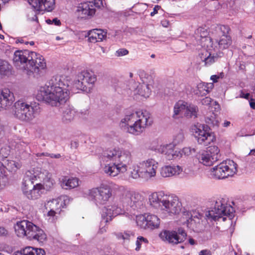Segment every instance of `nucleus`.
I'll list each match as a JSON object with an SVG mask.
<instances>
[{"instance_id": "1", "label": "nucleus", "mask_w": 255, "mask_h": 255, "mask_svg": "<svg viewBox=\"0 0 255 255\" xmlns=\"http://www.w3.org/2000/svg\"><path fill=\"white\" fill-rule=\"evenodd\" d=\"M101 162L105 166V173L115 177L120 172L127 170L128 165L132 162L131 153L129 150L123 148H109L102 153Z\"/></svg>"}, {"instance_id": "2", "label": "nucleus", "mask_w": 255, "mask_h": 255, "mask_svg": "<svg viewBox=\"0 0 255 255\" xmlns=\"http://www.w3.org/2000/svg\"><path fill=\"white\" fill-rule=\"evenodd\" d=\"M69 82L64 77L53 76L40 90L42 99L52 106H59L68 99Z\"/></svg>"}, {"instance_id": "3", "label": "nucleus", "mask_w": 255, "mask_h": 255, "mask_svg": "<svg viewBox=\"0 0 255 255\" xmlns=\"http://www.w3.org/2000/svg\"><path fill=\"white\" fill-rule=\"evenodd\" d=\"M152 123L149 113L146 111L129 112L122 119L120 127L128 132L139 135Z\"/></svg>"}, {"instance_id": "4", "label": "nucleus", "mask_w": 255, "mask_h": 255, "mask_svg": "<svg viewBox=\"0 0 255 255\" xmlns=\"http://www.w3.org/2000/svg\"><path fill=\"white\" fill-rule=\"evenodd\" d=\"M205 122L207 125L198 124L192 128V130L198 143L207 146L216 139L214 134L209 130L211 127H218L219 122L213 113L205 118Z\"/></svg>"}, {"instance_id": "5", "label": "nucleus", "mask_w": 255, "mask_h": 255, "mask_svg": "<svg viewBox=\"0 0 255 255\" xmlns=\"http://www.w3.org/2000/svg\"><path fill=\"white\" fill-rule=\"evenodd\" d=\"M14 228L18 237H26L29 240L36 241L41 243L46 240L47 236L44 231L28 220L17 222Z\"/></svg>"}, {"instance_id": "6", "label": "nucleus", "mask_w": 255, "mask_h": 255, "mask_svg": "<svg viewBox=\"0 0 255 255\" xmlns=\"http://www.w3.org/2000/svg\"><path fill=\"white\" fill-rule=\"evenodd\" d=\"M14 117L23 122H29L40 112L39 104L32 103L23 100L16 101L12 108Z\"/></svg>"}, {"instance_id": "7", "label": "nucleus", "mask_w": 255, "mask_h": 255, "mask_svg": "<svg viewBox=\"0 0 255 255\" xmlns=\"http://www.w3.org/2000/svg\"><path fill=\"white\" fill-rule=\"evenodd\" d=\"M131 197H132V192L129 191H126L123 194L121 202L123 203V208L127 206L130 207ZM124 213V208L121 206L119 207L116 204L105 206L102 211V221L101 224L102 223H107L109 221H111L113 217Z\"/></svg>"}, {"instance_id": "8", "label": "nucleus", "mask_w": 255, "mask_h": 255, "mask_svg": "<svg viewBox=\"0 0 255 255\" xmlns=\"http://www.w3.org/2000/svg\"><path fill=\"white\" fill-rule=\"evenodd\" d=\"M157 168V162L153 159H148L134 166L130 176L133 179L141 177L148 180L155 176Z\"/></svg>"}, {"instance_id": "9", "label": "nucleus", "mask_w": 255, "mask_h": 255, "mask_svg": "<svg viewBox=\"0 0 255 255\" xmlns=\"http://www.w3.org/2000/svg\"><path fill=\"white\" fill-rule=\"evenodd\" d=\"M224 202V201L221 199L216 201L214 208L206 213L207 220L216 221L222 218L223 221H224L226 220L224 216H228L230 218L233 216L234 209Z\"/></svg>"}, {"instance_id": "10", "label": "nucleus", "mask_w": 255, "mask_h": 255, "mask_svg": "<svg viewBox=\"0 0 255 255\" xmlns=\"http://www.w3.org/2000/svg\"><path fill=\"white\" fill-rule=\"evenodd\" d=\"M212 172L215 178L224 179L237 172V164L233 160H227L213 168Z\"/></svg>"}, {"instance_id": "11", "label": "nucleus", "mask_w": 255, "mask_h": 255, "mask_svg": "<svg viewBox=\"0 0 255 255\" xmlns=\"http://www.w3.org/2000/svg\"><path fill=\"white\" fill-rule=\"evenodd\" d=\"M96 76L92 72L83 71L77 75V79L73 84V87L86 92H90L95 82Z\"/></svg>"}, {"instance_id": "12", "label": "nucleus", "mask_w": 255, "mask_h": 255, "mask_svg": "<svg viewBox=\"0 0 255 255\" xmlns=\"http://www.w3.org/2000/svg\"><path fill=\"white\" fill-rule=\"evenodd\" d=\"M112 190L107 185H103L98 188H93L89 191V196L97 205L105 204L111 197Z\"/></svg>"}, {"instance_id": "13", "label": "nucleus", "mask_w": 255, "mask_h": 255, "mask_svg": "<svg viewBox=\"0 0 255 255\" xmlns=\"http://www.w3.org/2000/svg\"><path fill=\"white\" fill-rule=\"evenodd\" d=\"M220 150L217 146H210L207 150L199 152L197 158L201 163L206 166H211L221 157Z\"/></svg>"}, {"instance_id": "14", "label": "nucleus", "mask_w": 255, "mask_h": 255, "mask_svg": "<svg viewBox=\"0 0 255 255\" xmlns=\"http://www.w3.org/2000/svg\"><path fill=\"white\" fill-rule=\"evenodd\" d=\"M137 225L141 228L147 230H153L158 228L160 219L154 215L144 214L136 216Z\"/></svg>"}, {"instance_id": "15", "label": "nucleus", "mask_w": 255, "mask_h": 255, "mask_svg": "<svg viewBox=\"0 0 255 255\" xmlns=\"http://www.w3.org/2000/svg\"><path fill=\"white\" fill-rule=\"evenodd\" d=\"M150 149L151 150L164 154L168 160H172L182 156L181 151L176 150L175 145L172 143L152 145L150 146Z\"/></svg>"}, {"instance_id": "16", "label": "nucleus", "mask_w": 255, "mask_h": 255, "mask_svg": "<svg viewBox=\"0 0 255 255\" xmlns=\"http://www.w3.org/2000/svg\"><path fill=\"white\" fill-rule=\"evenodd\" d=\"M181 203L177 197L167 195L163 204H161V210L169 215H175L181 211Z\"/></svg>"}, {"instance_id": "17", "label": "nucleus", "mask_w": 255, "mask_h": 255, "mask_svg": "<svg viewBox=\"0 0 255 255\" xmlns=\"http://www.w3.org/2000/svg\"><path fill=\"white\" fill-rule=\"evenodd\" d=\"M230 28L227 25H220L216 27V32L219 39H216L220 49H225L231 44V37L228 35Z\"/></svg>"}, {"instance_id": "18", "label": "nucleus", "mask_w": 255, "mask_h": 255, "mask_svg": "<svg viewBox=\"0 0 255 255\" xmlns=\"http://www.w3.org/2000/svg\"><path fill=\"white\" fill-rule=\"evenodd\" d=\"M36 56V53L25 50L16 51L13 55V61L16 66H21V68L25 70L26 64H28L29 60H32L33 57Z\"/></svg>"}, {"instance_id": "19", "label": "nucleus", "mask_w": 255, "mask_h": 255, "mask_svg": "<svg viewBox=\"0 0 255 255\" xmlns=\"http://www.w3.org/2000/svg\"><path fill=\"white\" fill-rule=\"evenodd\" d=\"M102 4V1L99 0L98 2L87 1L81 3L77 7V11L81 18H88L95 14L96 12V7H100V5Z\"/></svg>"}, {"instance_id": "20", "label": "nucleus", "mask_w": 255, "mask_h": 255, "mask_svg": "<svg viewBox=\"0 0 255 255\" xmlns=\"http://www.w3.org/2000/svg\"><path fill=\"white\" fill-rule=\"evenodd\" d=\"M161 235L162 238L164 237L169 243L177 244L183 242L186 239L187 234L182 228H179L177 232L165 231L163 234Z\"/></svg>"}, {"instance_id": "21", "label": "nucleus", "mask_w": 255, "mask_h": 255, "mask_svg": "<svg viewBox=\"0 0 255 255\" xmlns=\"http://www.w3.org/2000/svg\"><path fill=\"white\" fill-rule=\"evenodd\" d=\"M46 66V62L43 56L36 53V56L33 57L32 60H29L25 70L33 73H38L40 69H44Z\"/></svg>"}, {"instance_id": "22", "label": "nucleus", "mask_w": 255, "mask_h": 255, "mask_svg": "<svg viewBox=\"0 0 255 255\" xmlns=\"http://www.w3.org/2000/svg\"><path fill=\"white\" fill-rule=\"evenodd\" d=\"M14 100L13 94L8 89L0 92V110L10 107Z\"/></svg>"}, {"instance_id": "23", "label": "nucleus", "mask_w": 255, "mask_h": 255, "mask_svg": "<svg viewBox=\"0 0 255 255\" xmlns=\"http://www.w3.org/2000/svg\"><path fill=\"white\" fill-rule=\"evenodd\" d=\"M167 195L163 191L154 192L149 196L150 205L154 208H161V204H163L165 199L167 198Z\"/></svg>"}, {"instance_id": "24", "label": "nucleus", "mask_w": 255, "mask_h": 255, "mask_svg": "<svg viewBox=\"0 0 255 255\" xmlns=\"http://www.w3.org/2000/svg\"><path fill=\"white\" fill-rule=\"evenodd\" d=\"M69 199L67 197H60L57 199H53L47 202L45 205L46 208H52V209L56 210L60 213L61 208H64L66 206V203H68Z\"/></svg>"}, {"instance_id": "25", "label": "nucleus", "mask_w": 255, "mask_h": 255, "mask_svg": "<svg viewBox=\"0 0 255 255\" xmlns=\"http://www.w3.org/2000/svg\"><path fill=\"white\" fill-rule=\"evenodd\" d=\"M37 180V171L34 170L26 172L22 181V190L25 188H31L35 186L34 183Z\"/></svg>"}, {"instance_id": "26", "label": "nucleus", "mask_w": 255, "mask_h": 255, "mask_svg": "<svg viewBox=\"0 0 255 255\" xmlns=\"http://www.w3.org/2000/svg\"><path fill=\"white\" fill-rule=\"evenodd\" d=\"M43 188V185L40 183H37L31 188H25L22 192L27 198L30 200H35L41 196L40 190Z\"/></svg>"}, {"instance_id": "27", "label": "nucleus", "mask_w": 255, "mask_h": 255, "mask_svg": "<svg viewBox=\"0 0 255 255\" xmlns=\"http://www.w3.org/2000/svg\"><path fill=\"white\" fill-rule=\"evenodd\" d=\"M200 34V43L204 47H206L209 49V50H211V48H213L214 50H215V47H213V42L212 39L208 36V32L204 29L203 28H199L197 29V35Z\"/></svg>"}, {"instance_id": "28", "label": "nucleus", "mask_w": 255, "mask_h": 255, "mask_svg": "<svg viewBox=\"0 0 255 255\" xmlns=\"http://www.w3.org/2000/svg\"><path fill=\"white\" fill-rule=\"evenodd\" d=\"M88 40L90 42L101 41L107 37V32L100 29H95L88 33Z\"/></svg>"}, {"instance_id": "29", "label": "nucleus", "mask_w": 255, "mask_h": 255, "mask_svg": "<svg viewBox=\"0 0 255 255\" xmlns=\"http://www.w3.org/2000/svg\"><path fill=\"white\" fill-rule=\"evenodd\" d=\"M182 169L178 165L165 166L161 168L160 174L163 177H168L179 174Z\"/></svg>"}, {"instance_id": "30", "label": "nucleus", "mask_w": 255, "mask_h": 255, "mask_svg": "<svg viewBox=\"0 0 255 255\" xmlns=\"http://www.w3.org/2000/svg\"><path fill=\"white\" fill-rule=\"evenodd\" d=\"M202 216L199 213L191 215V217L187 220V226L193 230L198 231L201 227V220Z\"/></svg>"}, {"instance_id": "31", "label": "nucleus", "mask_w": 255, "mask_h": 255, "mask_svg": "<svg viewBox=\"0 0 255 255\" xmlns=\"http://www.w3.org/2000/svg\"><path fill=\"white\" fill-rule=\"evenodd\" d=\"M199 57L201 60L204 63V65L206 66H209L216 61H217L219 58L217 54L212 55L210 52H208L206 51L205 53L199 54Z\"/></svg>"}, {"instance_id": "32", "label": "nucleus", "mask_w": 255, "mask_h": 255, "mask_svg": "<svg viewBox=\"0 0 255 255\" xmlns=\"http://www.w3.org/2000/svg\"><path fill=\"white\" fill-rule=\"evenodd\" d=\"M79 186V179L77 178L64 177L62 179L61 186L65 189H70Z\"/></svg>"}, {"instance_id": "33", "label": "nucleus", "mask_w": 255, "mask_h": 255, "mask_svg": "<svg viewBox=\"0 0 255 255\" xmlns=\"http://www.w3.org/2000/svg\"><path fill=\"white\" fill-rule=\"evenodd\" d=\"M36 171L37 179L42 180L43 182V187L44 188L43 186L45 185L47 188H50L53 183V180L51 178V174L46 171L40 173L38 171Z\"/></svg>"}, {"instance_id": "34", "label": "nucleus", "mask_w": 255, "mask_h": 255, "mask_svg": "<svg viewBox=\"0 0 255 255\" xmlns=\"http://www.w3.org/2000/svg\"><path fill=\"white\" fill-rule=\"evenodd\" d=\"M151 85L143 81V83L139 85L136 91L138 94L144 97H148L151 92Z\"/></svg>"}, {"instance_id": "35", "label": "nucleus", "mask_w": 255, "mask_h": 255, "mask_svg": "<svg viewBox=\"0 0 255 255\" xmlns=\"http://www.w3.org/2000/svg\"><path fill=\"white\" fill-rule=\"evenodd\" d=\"M185 104H186L185 116L188 118H196L198 112V107L194 105L188 104L187 103H185Z\"/></svg>"}, {"instance_id": "36", "label": "nucleus", "mask_w": 255, "mask_h": 255, "mask_svg": "<svg viewBox=\"0 0 255 255\" xmlns=\"http://www.w3.org/2000/svg\"><path fill=\"white\" fill-rule=\"evenodd\" d=\"M75 111L72 107L67 106L62 112V120L65 123L71 122L74 118Z\"/></svg>"}, {"instance_id": "37", "label": "nucleus", "mask_w": 255, "mask_h": 255, "mask_svg": "<svg viewBox=\"0 0 255 255\" xmlns=\"http://www.w3.org/2000/svg\"><path fill=\"white\" fill-rule=\"evenodd\" d=\"M55 7V0H41V11L50 12L54 9Z\"/></svg>"}, {"instance_id": "38", "label": "nucleus", "mask_w": 255, "mask_h": 255, "mask_svg": "<svg viewBox=\"0 0 255 255\" xmlns=\"http://www.w3.org/2000/svg\"><path fill=\"white\" fill-rule=\"evenodd\" d=\"M115 235L118 240H122L124 242H129L134 238V234L130 231L117 233Z\"/></svg>"}, {"instance_id": "39", "label": "nucleus", "mask_w": 255, "mask_h": 255, "mask_svg": "<svg viewBox=\"0 0 255 255\" xmlns=\"http://www.w3.org/2000/svg\"><path fill=\"white\" fill-rule=\"evenodd\" d=\"M10 71V65L5 61L0 60V75H7Z\"/></svg>"}, {"instance_id": "40", "label": "nucleus", "mask_w": 255, "mask_h": 255, "mask_svg": "<svg viewBox=\"0 0 255 255\" xmlns=\"http://www.w3.org/2000/svg\"><path fill=\"white\" fill-rule=\"evenodd\" d=\"M197 88L198 89L196 94L198 96L203 97L206 96L209 92V87H207L204 84H199Z\"/></svg>"}, {"instance_id": "41", "label": "nucleus", "mask_w": 255, "mask_h": 255, "mask_svg": "<svg viewBox=\"0 0 255 255\" xmlns=\"http://www.w3.org/2000/svg\"><path fill=\"white\" fill-rule=\"evenodd\" d=\"M186 104H185V102L182 101H179L177 102L174 107V114L173 117L174 118L175 116L179 115V113L185 109Z\"/></svg>"}, {"instance_id": "42", "label": "nucleus", "mask_w": 255, "mask_h": 255, "mask_svg": "<svg viewBox=\"0 0 255 255\" xmlns=\"http://www.w3.org/2000/svg\"><path fill=\"white\" fill-rule=\"evenodd\" d=\"M196 151V149L191 147H185L181 151L182 154L183 153L186 156L191 155L195 153Z\"/></svg>"}, {"instance_id": "43", "label": "nucleus", "mask_w": 255, "mask_h": 255, "mask_svg": "<svg viewBox=\"0 0 255 255\" xmlns=\"http://www.w3.org/2000/svg\"><path fill=\"white\" fill-rule=\"evenodd\" d=\"M28 2L35 10L41 11V0H28Z\"/></svg>"}, {"instance_id": "44", "label": "nucleus", "mask_w": 255, "mask_h": 255, "mask_svg": "<svg viewBox=\"0 0 255 255\" xmlns=\"http://www.w3.org/2000/svg\"><path fill=\"white\" fill-rule=\"evenodd\" d=\"M184 139V136L182 132H179L176 135H175L172 144H176L182 142Z\"/></svg>"}, {"instance_id": "45", "label": "nucleus", "mask_w": 255, "mask_h": 255, "mask_svg": "<svg viewBox=\"0 0 255 255\" xmlns=\"http://www.w3.org/2000/svg\"><path fill=\"white\" fill-rule=\"evenodd\" d=\"M148 241L146 239L143 238V237H138L137 238V241L136 242V248L135 249L136 251H138L142 243H147Z\"/></svg>"}, {"instance_id": "46", "label": "nucleus", "mask_w": 255, "mask_h": 255, "mask_svg": "<svg viewBox=\"0 0 255 255\" xmlns=\"http://www.w3.org/2000/svg\"><path fill=\"white\" fill-rule=\"evenodd\" d=\"M128 53V51L125 48H120L116 52V55L117 56H123L127 55Z\"/></svg>"}, {"instance_id": "47", "label": "nucleus", "mask_w": 255, "mask_h": 255, "mask_svg": "<svg viewBox=\"0 0 255 255\" xmlns=\"http://www.w3.org/2000/svg\"><path fill=\"white\" fill-rule=\"evenodd\" d=\"M139 195L138 194L132 193V197H131V205L130 207H133L136 203L138 201Z\"/></svg>"}, {"instance_id": "48", "label": "nucleus", "mask_w": 255, "mask_h": 255, "mask_svg": "<svg viewBox=\"0 0 255 255\" xmlns=\"http://www.w3.org/2000/svg\"><path fill=\"white\" fill-rule=\"evenodd\" d=\"M46 22L49 24H54L55 25L57 26L61 25V21L57 18H55L53 20L47 19L46 20Z\"/></svg>"}, {"instance_id": "49", "label": "nucleus", "mask_w": 255, "mask_h": 255, "mask_svg": "<svg viewBox=\"0 0 255 255\" xmlns=\"http://www.w3.org/2000/svg\"><path fill=\"white\" fill-rule=\"evenodd\" d=\"M201 103L204 105H209L211 103V99L209 97H206L201 100Z\"/></svg>"}, {"instance_id": "50", "label": "nucleus", "mask_w": 255, "mask_h": 255, "mask_svg": "<svg viewBox=\"0 0 255 255\" xmlns=\"http://www.w3.org/2000/svg\"><path fill=\"white\" fill-rule=\"evenodd\" d=\"M199 255H212V253L210 250H203L199 252Z\"/></svg>"}, {"instance_id": "51", "label": "nucleus", "mask_w": 255, "mask_h": 255, "mask_svg": "<svg viewBox=\"0 0 255 255\" xmlns=\"http://www.w3.org/2000/svg\"><path fill=\"white\" fill-rule=\"evenodd\" d=\"M8 234V231L3 227H0V236H4Z\"/></svg>"}, {"instance_id": "52", "label": "nucleus", "mask_w": 255, "mask_h": 255, "mask_svg": "<svg viewBox=\"0 0 255 255\" xmlns=\"http://www.w3.org/2000/svg\"><path fill=\"white\" fill-rule=\"evenodd\" d=\"M161 8L159 5H155L153 8V11L150 13V15L153 16L155 14L157 13L158 10Z\"/></svg>"}, {"instance_id": "53", "label": "nucleus", "mask_w": 255, "mask_h": 255, "mask_svg": "<svg viewBox=\"0 0 255 255\" xmlns=\"http://www.w3.org/2000/svg\"><path fill=\"white\" fill-rule=\"evenodd\" d=\"M50 210L48 212V216H54L55 214L58 213L57 210L52 209V208H49Z\"/></svg>"}, {"instance_id": "54", "label": "nucleus", "mask_w": 255, "mask_h": 255, "mask_svg": "<svg viewBox=\"0 0 255 255\" xmlns=\"http://www.w3.org/2000/svg\"><path fill=\"white\" fill-rule=\"evenodd\" d=\"M161 23L163 27H167L169 25V22L168 20L164 19L161 21Z\"/></svg>"}, {"instance_id": "55", "label": "nucleus", "mask_w": 255, "mask_h": 255, "mask_svg": "<svg viewBox=\"0 0 255 255\" xmlns=\"http://www.w3.org/2000/svg\"><path fill=\"white\" fill-rule=\"evenodd\" d=\"M46 155H48V156H50L51 158H59L61 157V155L60 154H48L46 153Z\"/></svg>"}, {"instance_id": "56", "label": "nucleus", "mask_w": 255, "mask_h": 255, "mask_svg": "<svg viewBox=\"0 0 255 255\" xmlns=\"http://www.w3.org/2000/svg\"><path fill=\"white\" fill-rule=\"evenodd\" d=\"M219 78V76L216 75H214L211 76V80L213 81V82H217L218 79Z\"/></svg>"}, {"instance_id": "57", "label": "nucleus", "mask_w": 255, "mask_h": 255, "mask_svg": "<svg viewBox=\"0 0 255 255\" xmlns=\"http://www.w3.org/2000/svg\"><path fill=\"white\" fill-rule=\"evenodd\" d=\"M78 146V143L76 141H72L71 143V148H76Z\"/></svg>"}, {"instance_id": "58", "label": "nucleus", "mask_w": 255, "mask_h": 255, "mask_svg": "<svg viewBox=\"0 0 255 255\" xmlns=\"http://www.w3.org/2000/svg\"><path fill=\"white\" fill-rule=\"evenodd\" d=\"M16 43H25V44H28L29 43L27 41H24V39L22 38L17 39L16 40Z\"/></svg>"}, {"instance_id": "59", "label": "nucleus", "mask_w": 255, "mask_h": 255, "mask_svg": "<svg viewBox=\"0 0 255 255\" xmlns=\"http://www.w3.org/2000/svg\"><path fill=\"white\" fill-rule=\"evenodd\" d=\"M250 105L252 109H255V101L254 99H251L250 101Z\"/></svg>"}, {"instance_id": "60", "label": "nucleus", "mask_w": 255, "mask_h": 255, "mask_svg": "<svg viewBox=\"0 0 255 255\" xmlns=\"http://www.w3.org/2000/svg\"><path fill=\"white\" fill-rule=\"evenodd\" d=\"M188 242L191 245L197 244L196 242L192 238H190L188 240Z\"/></svg>"}, {"instance_id": "61", "label": "nucleus", "mask_w": 255, "mask_h": 255, "mask_svg": "<svg viewBox=\"0 0 255 255\" xmlns=\"http://www.w3.org/2000/svg\"><path fill=\"white\" fill-rule=\"evenodd\" d=\"M205 86H207V87L209 88V92L210 90L213 88L214 85L213 83H207L206 84H205Z\"/></svg>"}, {"instance_id": "62", "label": "nucleus", "mask_w": 255, "mask_h": 255, "mask_svg": "<svg viewBox=\"0 0 255 255\" xmlns=\"http://www.w3.org/2000/svg\"><path fill=\"white\" fill-rule=\"evenodd\" d=\"M107 230V228L105 227V226L104 227H102L100 229L99 232L101 234L106 232Z\"/></svg>"}, {"instance_id": "63", "label": "nucleus", "mask_w": 255, "mask_h": 255, "mask_svg": "<svg viewBox=\"0 0 255 255\" xmlns=\"http://www.w3.org/2000/svg\"><path fill=\"white\" fill-rule=\"evenodd\" d=\"M231 123L230 122H229V121H225L224 124H223V126L224 127H227L228 126H229V125H230Z\"/></svg>"}, {"instance_id": "64", "label": "nucleus", "mask_w": 255, "mask_h": 255, "mask_svg": "<svg viewBox=\"0 0 255 255\" xmlns=\"http://www.w3.org/2000/svg\"><path fill=\"white\" fill-rule=\"evenodd\" d=\"M242 97H243L246 99H249V97H250V94L249 93H247L246 94H243L242 96Z\"/></svg>"}]
</instances>
